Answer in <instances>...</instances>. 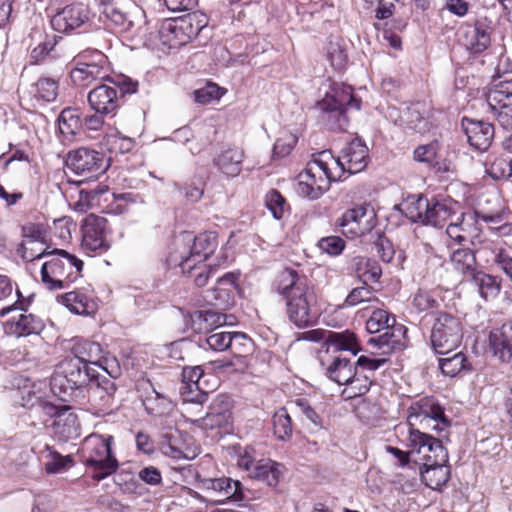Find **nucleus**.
<instances>
[{
  "label": "nucleus",
  "mask_w": 512,
  "mask_h": 512,
  "mask_svg": "<svg viewBox=\"0 0 512 512\" xmlns=\"http://www.w3.org/2000/svg\"><path fill=\"white\" fill-rule=\"evenodd\" d=\"M285 303L287 319L299 329L314 326L319 319L314 287L307 276L293 268H284L272 284Z\"/></svg>",
  "instance_id": "f257e3e1"
},
{
  "label": "nucleus",
  "mask_w": 512,
  "mask_h": 512,
  "mask_svg": "<svg viewBox=\"0 0 512 512\" xmlns=\"http://www.w3.org/2000/svg\"><path fill=\"white\" fill-rule=\"evenodd\" d=\"M342 180V168L330 151L313 154L305 169L298 175L297 192L300 196L319 199L334 181Z\"/></svg>",
  "instance_id": "f03ea898"
},
{
  "label": "nucleus",
  "mask_w": 512,
  "mask_h": 512,
  "mask_svg": "<svg viewBox=\"0 0 512 512\" xmlns=\"http://www.w3.org/2000/svg\"><path fill=\"white\" fill-rule=\"evenodd\" d=\"M84 262L75 254L54 248L41 267V281L48 290H64L82 277Z\"/></svg>",
  "instance_id": "7ed1b4c3"
},
{
  "label": "nucleus",
  "mask_w": 512,
  "mask_h": 512,
  "mask_svg": "<svg viewBox=\"0 0 512 512\" xmlns=\"http://www.w3.org/2000/svg\"><path fill=\"white\" fill-rule=\"evenodd\" d=\"M100 373L89 364L75 358H65L57 366L51 386L53 392L63 394L61 399L66 401L65 396L73 397L85 393Z\"/></svg>",
  "instance_id": "20e7f679"
},
{
  "label": "nucleus",
  "mask_w": 512,
  "mask_h": 512,
  "mask_svg": "<svg viewBox=\"0 0 512 512\" xmlns=\"http://www.w3.org/2000/svg\"><path fill=\"white\" fill-rule=\"evenodd\" d=\"M113 436L92 433L87 436L79 450L81 462L91 469L95 481H101L119 467L117 458L112 452Z\"/></svg>",
  "instance_id": "39448f33"
},
{
  "label": "nucleus",
  "mask_w": 512,
  "mask_h": 512,
  "mask_svg": "<svg viewBox=\"0 0 512 512\" xmlns=\"http://www.w3.org/2000/svg\"><path fill=\"white\" fill-rule=\"evenodd\" d=\"M219 246L218 234L215 231H204L194 237L187 256L179 262L181 272L188 277H194L198 287L207 284L212 268L205 262L214 254Z\"/></svg>",
  "instance_id": "423d86ee"
},
{
  "label": "nucleus",
  "mask_w": 512,
  "mask_h": 512,
  "mask_svg": "<svg viewBox=\"0 0 512 512\" xmlns=\"http://www.w3.org/2000/svg\"><path fill=\"white\" fill-rule=\"evenodd\" d=\"M405 214L412 222L443 228L454 215V210L446 199L413 195L405 202Z\"/></svg>",
  "instance_id": "0eeeda50"
},
{
  "label": "nucleus",
  "mask_w": 512,
  "mask_h": 512,
  "mask_svg": "<svg viewBox=\"0 0 512 512\" xmlns=\"http://www.w3.org/2000/svg\"><path fill=\"white\" fill-rule=\"evenodd\" d=\"M464 326L460 317L447 311L434 314L430 343L435 353L448 355L462 343Z\"/></svg>",
  "instance_id": "6e6552de"
},
{
  "label": "nucleus",
  "mask_w": 512,
  "mask_h": 512,
  "mask_svg": "<svg viewBox=\"0 0 512 512\" xmlns=\"http://www.w3.org/2000/svg\"><path fill=\"white\" fill-rule=\"evenodd\" d=\"M449 426L443 407L431 396L414 401L407 410V432L442 430Z\"/></svg>",
  "instance_id": "1a4fd4ad"
},
{
  "label": "nucleus",
  "mask_w": 512,
  "mask_h": 512,
  "mask_svg": "<svg viewBox=\"0 0 512 512\" xmlns=\"http://www.w3.org/2000/svg\"><path fill=\"white\" fill-rule=\"evenodd\" d=\"M207 25L205 15L189 13L183 17L165 21L160 29L162 42L170 48L188 44Z\"/></svg>",
  "instance_id": "9d476101"
},
{
  "label": "nucleus",
  "mask_w": 512,
  "mask_h": 512,
  "mask_svg": "<svg viewBox=\"0 0 512 512\" xmlns=\"http://www.w3.org/2000/svg\"><path fill=\"white\" fill-rule=\"evenodd\" d=\"M136 195L130 192L114 193L106 185H98L90 192H80V199L75 208L84 212L91 205H96L102 212L108 214H122L128 210L130 204L135 203Z\"/></svg>",
  "instance_id": "9b49d317"
},
{
  "label": "nucleus",
  "mask_w": 512,
  "mask_h": 512,
  "mask_svg": "<svg viewBox=\"0 0 512 512\" xmlns=\"http://www.w3.org/2000/svg\"><path fill=\"white\" fill-rule=\"evenodd\" d=\"M499 214H482L476 210L462 212L448 224L446 234L458 244L476 245L482 242V225L480 219L487 223L497 222Z\"/></svg>",
  "instance_id": "f8f14e48"
},
{
  "label": "nucleus",
  "mask_w": 512,
  "mask_h": 512,
  "mask_svg": "<svg viewBox=\"0 0 512 512\" xmlns=\"http://www.w3.org/2000/svg\"><path fill=\"white\" fill-rule=\"evenodd\" d=\"M82 248L101 255L112 246V227L105 217L96 214L87 215L81 225Z\"/></svg>",
  "instance_id": "ddd939ff"
},
{
  "label": "nucleus",
  "mask_w": 512,
  "mask_h": 512,
  "mask_svg": "<svg viewBox=\"0 0 512 512\" xmlns=\"http://www.w3.org/2000/svg\"><path fill=\"white\" fill-rule=\"evenodd\" d=\"M66 165L83 180L96 179L108 168L104 153L89 147H79L70 151L67 154Z\"/></svg>",
  "instance_id": "4468645a"
},
{
  "label": "nucleus",
  "mask_w": 512,
  "mask_h": 512,
  "mask_svg": "<svg viewBox=\"0 0 512 512\" xmlns=\"http://www.w3.org/2000/svg\"><path fill=\"white\" fill-rule=\"evenodd\" d=\"M377 224V217L370 204L363 203L347 209L336 221L347 238L355 239L371 232Z\"/></svg>",
  "instance_id": "2eb2a0df"
},
{
  "label": "nucleus",
  "mask_w": 512,
  "mask_h": 512,
  "mask_svg": "<svg viewBox=\"0 0 512 512\" xmlns=\"http://www.w3.org/2000/svg\"><path fill=\"white\" fill-rule=\"evenodd\" d=\"M29 301L22 299L17 300L13 305L1 309L0 315L4 316L12 310H22L23 312L17 316L11 317L5 323V331L10 336L27 337L30 335H39L45 328L44 321L37 315L27 313Z\"/></svg>",
  "instance_id": "dca6fc26"
},
{
  "label": "nucleus",
  "mask_w": 512,
  "mask_h": 512,
  "mask_svg": "<svg viewBox=\"0 0 512 512\" xmlns=\"http://www.w3.org/2000/svg\"><path fill=\"white\" fill-rule=\"evenodd\" d=\"M431 430L407 432V447L424 463L448 462V452L443 443L430 434Z\"/></svg>",
  "instance_id": "f3484780"
},
{
  "label": "nucleus",
  "mask_w": 512,
  "mask_h": 512,
  "mask_svg": "<svg viewBox=\"0 0 512 512\" xmlns=\"http://www.w3.org/2000/svg\"><path fill=\"white\" fill-rule=\"evenodd\" d=\"M233 400L227 394H218L211 401L205 416L193 424L205 431H227L233 423Z\"/></svg>",
  "instance_id": "a211bd4d"
},
{
  "label": "nucleus",
  "mask_w": 512,
  "mask_h": 512,
  "mask_svg": "<svg viewBox=\"0 0 512 512\" xmlns=\"http://www.w3.org/2000/svg\"><path fill=\"white\" fill-rule=\"evenodd\" d=\"M339 167L342 168V179L345 174H356L363 171L369 160V151L366 144L359 138L351 140L341 150L340 155L336 158Z\"/></svg>",
  "instance_id": "6ab92c4d"
},
{
  "label": "nucleus",
  "mask_w": 512,
  "mask_h": 512,
  "mask_svg": "<svg viewBox=\"0 0 512 512\" xmlns=\"http://www.w3.org/2000/svg\"><path fill=\"white\" fill-rule=\"evenodd\" d=\"M57 302L77 315H93L98 309V298L91 286L75 288L58 295Z\"/></svg>",
  "instance_id": "aec40b11"
},
{
  "label": "nucleus",
  "mask_w": 512,
  "mask_h": 512,
  "mask_svg": "<svg viewBox=\"0 0 512 512\" xmlns=\"http://www.w3.org/2000/svg\"><path fill=\"white\" fill-rule=\"evenodd\" d=\"M239 274L228 272L220 277L216 285L205 295L207 303L219 310H228L234 305L235 293L238 289Z\"/></svg>",
  "instance_id": "412c9836"
},
{
  "label": "nucleus",
  "mask_w": 512,
  "mask_h": 512,
  "mask_svg": "<svg viewBox=\"0 0 512 512\" xmlns=\"http://www.w3.org/2000/svg\"><path fill=\"white\" fill-rule=\"evenodd\" d=\"M493 29L485 21L476 20L474 25H467L460 30L459 41L473 55L483 53L491 45Z\"/></svg>",
  "instance_id": "4be33fe9"
},
{
  "label": "nucleus",
  "mask_w": 512,
  "mask_h": 512,
  "mask_svg": "<svg viewBox=\"0 0 512 512\" xmlns=\"http://www.w3.org/2000/svg\"><path fill=\"white\" fill-rule=\"evenodd\" d=\"M90 20V9L82 3L65 6L51 18V25L58 32L75 30Z\"/></svg>",
  "instance_id": "5701e85b"
},
{
  "label": "nucleus",
  "mask_w": 512,
  "mask_h": 512,
  "mask_svg": "<svg viewBox=\"0 0 512 512\" xmlns=\"http://www.w3.org/2000/svg\"><path fill=\"white\" fill-rule=\"evenodd\" d=\"M244 158L243 148L234 144L225 145L214 155L212 163L223 176L235 178L242 172Z\"/></svg>",
  "instance_id": "b1692460"
},
{
  "label": "nucleus",
  "mask_w": 512,
  "mask_h": 512,
  "mask_svg": "<svg viewBox=\"0 0 512 512\" xmlns=\"http://www.w3.org/2000/svg\"><path fill=\"white\" fill-rule=\"evenodd\" d=\"M89 106L101 115L114 116L120 107V97L115 86L102 83L95 86L87 95Z\"/></svg>",
  "instance_id": "393cba45"
},
{
  "label": "nucleus",
  "mask_w": 512,
  "mask_h": 512,
  "mask_svg": "<svg viewBox=\"0 0 512 512\" xmlns=\"http://www.w3.org/2000/svg\"><path fill=\"white\" fill-rule=\"evenodd\" d=\"M116 390V384L111 378L99 374L97 380L85 392L88 393L94 408L98 412L106 413L112 409Z\"/></svg>",
  "instance_id": "a878e982"
},
{
  "label": "nucleus",
  "mask_w": 512,
  "mask_h": 512,
  "mask_svg": "<svg viewBox=\"0 0 512 512\" xmlns=\"http://www.w3.org/2000/svg\"><path fill=\"white\" fill-rule=\"evenodd\" d=\"M503 152L492 153L486 161V173L494 180L512 177V134L502 142Z\"/></svg>",
  "instance_id": "bb28decb"
},
{
  "label": "nucleus",
  "mask_w": 512,
  "mask_h": 512,
  "mask_svg": "<svg viewBox=\"0 0 512 512\" xmlns=\"http://www.w3.org/2000/svg\"><path fill=\"white\" fill-rule=\"evenodd\" d=\"M462 127L471 147L481 152L488 150L495 135V129L491 123L464 118Z\"/></svg>",
  "instance_id": "cd10ccee"
},
{
  "label": "nucleus",
  "mask_w": 512,
  "mask_h": 512,
  "mask_svg": "<svg viewBox=\"0 0 512 512\" xmlns=\"http://www.w3.org/2000/svg\"><path fill=\"white\" fill-rule=\"evenodd\" d=\"M332 94H326L324 99L319 102V107L323 111L338 112L344 114L348 108L360 109V100L353 94L350 86L343 85L339 89H333Z\"/></svg>",
  "instance_id": "c85d7f7f"
},
{
  "label": "nucleus",
  "mask_w": 512,
  "mask_h": 512,
  "mask_svg": "<svg viewBox=\"0 0 512 512\" xmlns=\"http://www.w3.org/2000/svg\"><path fill=\"white\" fill-rule=\"evenodd\" d=\"M490 346L502 362L512 361V320L501 327L493 329L489 334Z\"/></svg>",
  "instance_id": "c756f323"
},
{
  "label": "nucleus",
  "mask_w": 512,
  "mask_h": 512,
  "mask_svg": "<svg viewBox=\"0 0 512 512\" xmlns=\"http://www.w3.org/2000/svg\"><path fill=\"white\" fill-rule=\"evenodd\" d=\"M202 487L215 492L221 497L219 501H241L244 498L241 482L228 477L205 479L202 481Z\"/></svg>",
  "instance_id": "7c9ffc66"
},
{
  "label": "nucleus",
  "mask_w": 512,
  "mask_h": 512,
  "mask_svg": "<svg viewBox=\"0 0 512 512\" xmlns=\"http://www.w3.org/2000/svg\"><path fill=\"white\" fill-rule=\"evenodd\" d=\"M144 385L147 387L145 388L146 395L142 396V404L146 412L157 417L169 414L174 407L171 399L156 391L150 381H147Z\"/></svg>",
  "instance_id": "2f4dec72"
},
{
  "label": "nucleus",
  "mask_w": 512,
  "mask_h": 512,
  "mask_svg": "<svg viewBox=\"0 0 512 512\" xmlns=\"http://www.w3.org/2000/svg\"><path fill=\"white\" fill-rule=\"evenodd\" d=\"M486 100L490 109H501L502 104L512 103V76H499V81H493L486 94Z\"/></svg>",
  "instance_id": "473e14b6"
},
{
  "label": "nucleus",
  "mask_w": 512,
  "mask_h": 512,
  "mask_svg": "<svg viewBox=\"0 0 512 512\" xmlns=\"http://www.w3.org/2000/svg\"><path fill=\"white\" fill-rule=\"evenodd\" d=\"M444 356L438 359L439 369L444 376L453 378L472 371V363L465 352L459 351Z\"/></svg>",
  "instance_id": "72a5a7b5"
},
{
  "label": "nucleus",
  "mask_w": 512,
  "mask_h": 512,
  "mask_svg": "<svg viewBox=\"0 0 512 512\" xmlns=\"http://www.w3.org/2000/svg\"><path fill=\"white\" fill-rule=\"evenodd\" d=\"M330 349L333 351H349L354 356L362 350L357 335L349 329L340 332L329 330L326 350L329 351Z\"/></svg>",
  "instance_id": "f704fd0d"
},
{
  "label": "nucleus",
  "mask_w": 512,
  "mask_h": 512,
  "mask_svg": "<svg viewBox=\"0 0 512 512\" xmlns=\"http://www.w3.org/2000/svg\"><path fill=\"white\" fill-rule=\"evenodd\" d=\"M72 358L85 362L93 367V365L101 366L103 348L95 341L86 339H77L71 347Z\"/></svg>",
  "instance_id": "c9c22d12"
},
{
  "label": "nucleus",
  "mask_w": 512,
  "mask_h": 512,
  "mask_svg": "<svg viewBox=\"0 0 512 512\" xmlns=\"http://www.w3.org/2000/svg\"><path fill=\"white\" fill-rule=\"evenodd\" d=\"M54 434L61 440L68 441L79 437L80 424L78 416L71 411V407L58 416L57 420L52 423Z\"/></svg>",
  "instance_id": "e433bc0d"
},
{
  "label": "nucleus",
  "mask_w": 512,
  "mask_h": 512,
  "mask_svg": "<svg viewBox=\"0 0 512 512\" xmlns=\"http://www.w3.org/2000/svg\"><path fill=\"white\" fill-rule=\"evenodd\" d=\"M407 328L395 321L376 337L369 340V344H375L379 348L387 347L390 350L399 349L404 345Z\"/></svg>",
  "instance_id": "4c0bfd02"
},
{
  "label": "nucleus",
  "mask_w": 512,
  "mask_h": 512,
  "mask_svg": "<svg viewBox=\"0 0 512 512\" xmlns=\"http://www.w3.org/2000/svg\"><path fill=\"white\" fill-rule=\"evenodd\" d=\"M356 369L355 362L341 355L332 357L325 368L326 376L339 385L347 383Z\"/></svg>",
  "instance_id": "58836bf2"
},
{
  "label": "nucleus",
  "mask_w": 512,
  "mask_h": 512,
  "mask_svg": "<svg viewBox=\"0 0 512 512\" xmlns=\"http://www.w3.org/2000/svg\"><path fill=\"white\" fill-rule=\"evenodd\" d=\"M70 78L73 84L78 87H87L96 80L110 81L109 71L95 66L80 65L77 62L70 71Z\"/></svg>",
  "instance_id": "ea45409f"
},
{
  "label": "nucleus",
  "mask_w": 512,
  "mask_h": 512,
  "mask_svg": "<svg viewBox=\"0 0 512 512\" xmlns=\"http://www.w3.org/2000/svg\"><path fill=\"white\" fill-rule=\"evenodd\" d=\"M442 463H424L420 468V475L425 485L432 489H439L445 485L450 478V469Z\"/></svg>",
  "instance_id": "a19ab883"
},
{
  "label": "nucleus",
  "mask_w": 512,
  "mask_h": 512,
  "mask_svg": "<svg viewBox=\"0 0 512 512\" xmlns=\"http://www.w3.org/2000/svg\"><path fill=\"white\" fill-rule=\"evenodd\" d=\"M225 322L224 317L216 312L197 310L190 315V327L195 333H211Z\"/></svg>",
  "instance_id": "79ce46f5"
},
{
  "label": "nucleus",
  "mask_w": 512,
  "mask_h": 512,
  "mask_svg": "<svg viewBox=\"0 0 512 512\" xmlns=\"http://www.w3.org/2000/svg\"><path fill=\"white\" fill-rule=\"evenodd\" d=\"M82 113L77 108L66 107L58 117V128L62 136L72 140L82 130Z\"/></svg>",
  "instance_id": "37998d69"
},
{
  "label": "nucleus",
  "mask_w": 512,
  "mask_h": 512,
  "mask_svg": "<svg viewBox=\"0 0 512 512\" xmlns=\"http://www.w3.org/2000/svg\"><path fill=\"white\" fill-rule=\"evenodd\" d=\"M353 270L356 277L363 283L378 282L382 276V269L375 259L358 256L353 259Z\"/></svg>",
  "instance_id": "c03bdc74"
},
{
  "label": "nucleus",
  "mask_w": 512,
  "mask_h": 512,
  "mask_svg": "<svg viewBox=\"0 0 512 512\" xmlns=\"http://www.w3.org/2000/svg\"><path fill=\"white\" fill-rule=\"evenodd\" d=\"M401 126L404 129L414 131L419 134L430 132L433 124L429 117L424 116L418 105L408 107L400 118Z\"/></svg>",
  "instance_id": "a18cd8bd"
},
{
  "label": "nucleus",
  "mask_w": 512,
  "mask_h": 512,
  "mask_svg": "<svg viewBox=\"0 0 512 512\" xmlns=\"http://www.w3.org/2000/svg\"><path fill=\"white\" fill-rule=\"evenodd\" d=\"M450 262L455 271L464 276L472 277L477 272L475 251L470 248H459L450 255Z\"/></svg>",
  "instance_id": "49530a36"
},
{
  "label": "nucleus",
  "mask_w": 512,
  "mask_h": 512,
  "mask_svg": "<svg viewBox=\"0 0 512 512\" xmlns=\"http://www.w3.org/2000/svg\"><path fill=\"white\" fill-rule=\"evenodd\" d=\"M18 403L27 409L37 408L43 398H46V391L42 383L32 382L26 379L24 384L18 388Z\"/></svg>",
  "instance_id": "de8ad7c7"
},
{
  "label": "nucleus",
  "mask_w": 512,
  "mask_h": 512,
  "mask_svg": "<svg viewBox=\"0 0 512 512\" xmlns=\"http://www.w3.org/2000/svg\"><path fill=\"white\" fill-rule=\"evenodd\" d=\"M249 477L262 481L268 486L275 487L280 480L279 465L271 460H259L252 469Z\"/></svg>",
  "instance_id": "09e8293b"
},
{
  "label": "nucleus",
  "mask_w": 512,
  "mask_h": 512,
  "mask_svg": "<svg viewBox=\"0 0 512 512\" xmlns=\"http://www.w3.org/2000/svg\"><path fill=\"white\" fill-rule=\"evenodd\" d=\"M104 23L114 33H124L133 27V21L127 12L117 5L102 12Z\"/></svg>",
  "instance_id": "8fccbe9b"
},
{
  "label": "nucleus",
  "mask_w": 512,
  "mask_h": 512,
  "mask_svg": "<svg viewBox=\"0 0 512 512\" xmlns=\"http://www.w3.org/2000/svg\"><path fill=\"white\" fill-rule=\"evenodd\" d=\"M162 451L172 459H193L199 454V447L185 444L178 437L171 436L167 443L162 445Z\"/></svg>",
  "instance_id": "3c124183"
},
{
  "label": "nucleus",
  "mask_w": 512,
  "mask_h": 512,
  "mask_svg": "<svg viewBox=\"0 0 512 512\" xmlns=\"http://www.w3.org/2000/svg\"><path fill=\"white\" fill-rule=\"evenodd\" d=\"M274 435L282 441L289 440L293 435V421L288 411V405L277 409L272 416Z\"/></svg>",
  "instance_id": "603ef678"
},
{
  "label": "nucleus",
  "mask_w": 512,
  "mask_h": 512,
  "mask_svg": "<svg viewBox=\"0 0 512 512\" xmlns=\"http://www.w3.org/2000/svg\"><path fill=\"white\" fill-rule=\"evenodd\" d=\"M411 305L417 313H428L440 307L439 295L432 290L419 288L412 297Z\"/></svg>",
  "instance_id": "864d4df0"
},
{
  "label": "nucleus",
  "mask_w": 512,
  "mask_h": 512,
  "mask_svg": "<svg viewBox=\"0 0 512 512\" xmlns=\"http://www.w3.org/2000/svg\"><path fill=\"white\" fill-rule=\"evenodd\" d=\"M371 383V376L357 368L353 371L350 380L344 384L346 387L343 394L349 399L360 397L370 390Z\"/></svg>",
  "instance_id": "5fc2aeb1"
},
{
  "label": "nucleus",
  "mask_w": 512,
  "mask_h": 512,
  "mask_svg": "<svg viewBox=\"0 0 512 512\" xmlns=\"http://www.w3.org/2000/svg\"><path fill=\"white\" fill-rule=\"evenodd\" d=\"M440 143L433 140L427 144L417 146L413 151V159L416 162L424 163L430 168L439 169Z\"/></svg>",
  "instance_id": "6e6d98bb"
},
{
  "label": "nucleus",
  "mask_w": 512,
  "mask_h": 512,
  "mask_svg": "<svg viewBox=\"0 0 512 512\" xmlns=\"http://www.w3.org/2000/svg\"><path fill=\"white\" fill-rule=\"evenodd\" d=\"M232 341L229 350L234 359L242 366H246V357L252 352L253 341L246 334L241 332H232Z\"/></svg>",
  "instance_id": "4d7b16f0"
},
{
  "label": "nucleus",
  "mask_w": 512,
  "mask_h": 512,
  "mask_svg": "<svg viewBox=\"0 0 512 512\" xmlns=\"http://www.w3.org/2000/svg\"><path fill=\"white\" fill-rule=\"evenodd\" d=\"M379 302L375 289L369 284L353 288L346 296L343 306L354 307L362 303Z\"/></svg>",
  "instance_id": "13d9d810"
},
{
  "label": "nucleus",
  "mask_w": 512,
  "mask_h": 512,
  "mask_svg": "<svg viewBox=\"0 0 512 512\" xmlns=\"http://www.w3.org/2000/svg\"><path fill=\"white\" fill-rule=\"evenodd\" d=\"M472 278L478 285L480 295L484 299L495 297L500 292L501 284L496 276L477 271Z\"/></svg>",
  "instance_id": "bf43d9fd"
},
{
  "label": "nucleus",
  "mask_w": 512,
  "mask_h": 512,
  "mask_svg": "<svg viewBox=\"0 0 512 512\" xmlns=\"http://www.w3.org/2000/svg\"><path fill=\"white\" fill-rule=\"evenodd\" d=\"M265 206L277 220L289 212L290 206L285 197L276 189H271L265 195Z\"/></svg>",
  "instance_id": "052dcab7"
},
{
  "label": "nucleus",
  "mask_w": 512,
  "mask_h": 512,
  "mask_svg": "<svg viewBox=\"0 0 512 512\" xmlns=\"http://www.w3.org/2000/svg\"><path fill=\"white\" fill-rule=\"evenodd\" d=\"M287 405L295 414H302L315 426L322 427V417L317 413L315 408L312 407L308 399L304 397H298L289 400Z\"/></svg>",
  "instance_id": "680f3d73"
},
{
  "label": "nucleus",
  "mask_w": 512,
  "mask_h": 512,
  "mask_svg": "<svg viewBox=\"0 0 512 512\" xmlns=\"http://www.w3.org/2000/svg\"><path fill=\"white\" fill-rule=\"evenodd\" d=\"M396 318L388 311L383 309H375L366 321V330L370 334L381 333L389 325L395 323Z\"/></svg>",
  "instance_id": "e2e57ef3"
},
{
  "label": "nucleus",
  "mask_w": 512,
  "mask_h": 512,
  "mask_svg": "<svg viewBox=\"0 0 512 512\" xmlns=\"http://www.w3.org/2000/svg\"><path fill=\"white\" fill-rule=\"evenodd\" d=\"M75 62L109 71L108 58L98 49L88 48L83 50L76 56Z\"/></svg>",
  "instance_id": "0e129e2a"
},
{
  "label": "nucleus",
  "mask_w": 512,
  "mask_h": 512,
  "mask_svg": "<svg viewBox=\"0 0 512 512\" xmlns=\"http://www.w3.org/2000/svg\"><path fill=\"white\" fill-rule=\"evenodd\" d=\"M36 97L45 102H52L58 96L59 84L53 78L41 77L35 84Z\"/></svg>",
  "instance_id": "69168bd1"
},
{
  "label": "nucleus",
  "mask_w": 512,
  "mask_h": 512,
  "mask_svg": "<svg viewBox=\"0 0 512 512\" xmlns=\"http://www.w3.org/2000/svg\"><path fill=\"white\" fill-rule=\"evenodd\" d=\"M134 140L130 137L121 135L119 132L108 135L106 146L112 154H124L134 148Z\"/></svg>",
  "instance_id": "338daca9"
},
{
  "label": "nucleus",
  "mask_w": 512,
  "mask_h": 512,
  "mask_svg": "<svg viewBox=\"0 0 512 512\" xmlns=\"http://www.w3.org/2000/svg\"><path fill=\"white\" fill-rule=\"evenodd\" d=\"M225 93L226 89L219 87L215 83L208 82L203 88L197 89L194 95L196 102L205 105L219 100Z\"/></svg>",
  "instance_id": "774afa93"
}]
</instances>
